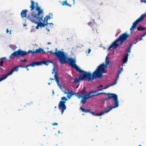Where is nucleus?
Instances as JSON below:
<instances>
[{
  "label": "nucleus",
  "mask_w": 146,
  "mask_h": 146,
  "mask_svg": "<svg viewBox=\"0 0 146 146\" xmlns=\"http://www.w3.org/2000/svg\"><path fill=\"white\" fill-rule=\"evenodd\" d=\"M92 28H92V30L93 31V33H95V32H94V31L95 30V29H96L94 27H93Z\"/></svg>",
  "instance_id": "42"
},
{
  "label": "nucleus",
  "mask_w": 146,
  "mask_h": 146,
  "mask_svg": "<svg viewBox=\"0 0 146 146\" xmlns=\"http://www.w3.org/2000/svg\"><path fill=\"white\" fill-rule=\"evenodd\" d=\"M137 42V40H135L134 41H133V44H136Z\"/></svg>",
  "instance_id": "35"
},
{
  "label": "nucleus",
  "mask_w": 146,
  "mask_h": 146,
  "mask_svg": "<svg viewBox=\"0 0 146 146\" xmlns=\"http://www.w3.org/2000/svg\"><path fill=\"white\" fill-rule=\"evenodd\" d=\"M69 94H70V96H72L73 95H74V93L72 92H69Z\"/></svg>",
  "instance_id": "32"
},
{
  "label": "nucleus",
  "mask_w": 146,
  "mask_h": 146,
  "mask_svg": "<svg viewBox=\"0 0 146 146\" xmlns=\"http://www.w3.org/2000/svg\"><path fill=\"white\" fill-rule=\"evenodd\" d=\"M80 80H82L80 76L78 78H76L74 80V82L75 83H79L80 82Z\"/></svg>",
  "instance_id": "22"
},
{
  "label": "nucleus",
  "mask_w": 146,
  "mask_h": 146,
  "mask_svg": "<svg viewBox=\"0 0 146 146\" xmlns=\"http://www.w3.org/2000/svg\"><path fill=\"white\" fill-rule=\"evenodd\" d=\"M49 15H50V16H52V19L53 18V14L52 13H49Z\"/></svg>",
  "instance_id": "38"
},
{
  "label": "nucleus",
  "mask_w": 146,
  "mask_h": 146,
  "mask_svg": "<svg viewBox=\"0 0 146 146\" xmlns=\"http://www.w3.org/2000/svg\"><path fill=\"white\" fill-rule=\"evenodd\" d=\"M91 51V49H88V54H89Z\"/></svg>",
  "instance_id": "44"
},
{
  "label": "nucleus",
  "mask_w": 146,
  "mask_h": 146,
  "mask_svg": "<svg viewBox=\"0 0 146 146\" xmlns=\"http://www.w3.org/2000/svg\"><path fill=\"white\" fill-rule=\"evenodd\" d=\"M48 84L49 85H50V82H49V83H48Z\"/></svg>",
  "instance_id": "59"
},
{
  "label": "nucleus",
  "mask_w": 146,
  "mask_h": 146,
  "mask_svg": "<svg viewBox=\"0 0 146 146\" xmlns=\"http://www.w3.org/2000/svg\"><path fill=\"white\" fill-rule=\"evenodd\" d=\"M92 111H90V113L91 114L93 115H95V113L94 112Z\"/></svg>",
  "instance_id": "33"
},
{
  "label": "nucleus",
  "mask_w": 146,
  "mask_h": 146,
  "mask_svg": "<svg viewBox=\"0 0 146 146\" xmlns=\"http://www.w3.org/2000/svg\"><path fill=\"white\" fill-rule=\"evenodd\" d=\"M54 77L55 78V81L56 82V83L57 84L58 86V87L60 89H61V88L62 87V86L61 85H60V84H59V79L58 78L57 74L56 72H55Z\"/></svg>",
  "instance_id": "15"
},
{
  "label": "nucleus",
  "mask_w": 146,
  "mask_h": 146,
  "mask_svg": "<svg viewBox=\"0 0 146 146\" xmlns=\"http://www.w3.org/2000/svg\"><path fill=\"white\" fill-rule=\"evenodd\" d=\"M119 42V37L117 38L114 42H113L108 48V50H111L113 49H116L118 47V44L117 43Z\"/></svg>",
  "instance_id": "10"
},
{
  "label": "nucleus",
  "mask_w": 146,
  "mask_h": 146,
  "mask_svg": "<svg viewBox=\"0 0 146 146\" xmlns=\"http://www.w3.org/2000/svg\"><path fill=\"white\" fill-rule=\"evenodd\" d=\"M47 44H51V43L50 42H48L47 43Z\"/></svg>",
  "instance_id": "56"
},
{
  "label": "nucleus",
  "mask_w": 146,
  "mask_h": 146,
  "mask_svg": "<svg viewBox=\"0 0 146 146\" xmlns=\"http://www.w3.org/2000/svg\"><path fill=\"white\" fill-rule=\"evenodd\" d=\"M92 92H93L94 93L93 94H96V96L100 95V94H104V92H102L101 93H98V92L96 91V90H92Z\"/></svg>",
  "instance_id": "24"
},
{
  "label": "nucleus",
  "mask_w": 146,
  "mask_h": 146,
  "mask_svg": "<svg viewBox=\"0 0 146 146\" xmlns=\"http://www.w3.org/2000/svg\"><path fill=\"white\" fill-rule=\"evenodd\" d=\"M143 37H142V36H141L140 37V38H139V39H140V40H142V38H143Z\"/></svg>",
  "instance_id": "51"
},
{
  "label": "nucleus",
  "mask_w": 146,
  "mask_h": 146,
  "mask_svg": "<svg viewBox=\"0 0 146 146\" xmlns=\"http://www.w3.org/2000/svg\"><path fill=\"white\" fill-rule=\"evenodd\" d=\"M139 146H141V145H139Z\"/></svg>",
  "instance_id": "64"
},
{
  "label": "nucleus",
  "mask_w": 146,
  "mask_h": 146,
  "mask_svg": "<svg viewBox=\"0 0 146 146\" xmlns=\"http://www.w3.org/2000/svg\"><path fill=\"white\" fill-rule=\"evenodd\" d=\"M141 1L142 3L144 2L145 3H146V0H140Z\"/></svg>",
  "instance_id": "36"
},
{
  "label": "nucleus",
  "mask_w": 146,
  "mask_h": 146,
  "mask_svg": "<svg viewBox=\"0 0 146 146\" xmlns=\"http://www.w3.org/2000/svg\"><path fill=\"white\" fill-rule=\"evenodd\" d=\"M35 65V66H39L40 65V61H37L36 62H34Z\"/></svg>",
  "instance_id": "26"
},
{
  "label": "nucleus",
  "mask_w": 146,
  "mask_h": 146,
  "mask_svg": "<svg viewBox=\"0 0 146 146\" xmlns=\"http://www.w3.org/2000/svg\"><path fill=\"white\" fill-rule=\"evenodd\" d=\"M86 87H84L82 90L80 92H78L76 93V96L79 98H82V99L80 103H82L83 104H84L86 102V100L85 102H84L85 99L84 97L87 96L86 91L85 90Z\"/></svg>",
  "instance_id": "6"
},
{
  "label": "nucleus",
  "mask_w": 146,
  "mask_h": 146,
  "mask_svg": "<svg viewBox=\"0 0 146 146\" xmlns=\"http://www.w3.org/2000/svg\"><path fill=\"white\" fill-rule=\"evenodd\" d=\"M53 50H51V51H48V52H49V53H52L54 54V52H53Z\"/></svg>",
  "instance_id": "40"
},
{
  "label": "nucleus",
  "mask_w": 146,
  "mask_h": 146,
  "mask_svg": "<svg viewBox=\"0 0 146 146\" xmlns=\"http://www.w3.org/2000/svg\"><path fill=\"white\" fill-rule=\"evenodd\" d=\"M137 29L138 30H139V31H140V30H143L144 29L143 27H137Z\"/></svg>",
  "instance_id": "28"
},
{
  "label": "nucleus",
  "mask_w": 146,
  "mask_h": 146,
  "mask_svg": "<svg viewBox=\"0 0 146 146\" xmlns=\"http://www.w3.org/2000/svg\"><path fill=\"white\" fill-rule=\"evenodd\" d=\"M50 80H54V79H53V78H50Z\"/></svg>",
  "instance_id": "53"
},
{
  "label": "nucleus",
  "mask_w": 146,
  "mask_h": 146,
  "mask_svg": "<svg viewBox=\"0 0 146 146\" xmlns=\"http://www.w3.org/2000/svg\"><path fill=\"white\" fill-rule=\"evenodd\" d=\"M27 12L28 11L26 9L23 10L21 13V17L24 18L26 17Z\"/></svg>",
  "instance_id": "17"
},
{
  "label": "nucleus",
  "mask_w": 146,
  "mask_h": 146,
  "mask_svg": "<svg viewBox=\"0 0 146 146\" xmlns=\"http://www.w3.org/2000/svg\"><path fill=\"white\" fill-rule=\"evenodd\" d=\"M82 115H84V113H83V114H82Z\"/></svg>",
  "instance_id": "63"
},
{
  "label": "nucleus",
  "mask_w": 146,
  "mask_h": 146,
  "mask_svg": "<svg viewBox=\"0 0 146 146\" xmlns=\"http://www.w3.org/2000/svg\"><path fill=\"white\" fill-rule=\"evenodd\" d=\"M110 111L109 110L108 108L105 110L104 111H102L100 112L99 113H95V115H94L95 116H101L102 115L105 113H108Z\"/></svg>",
  "instance_id": "16"
},
{
  "label": "nucleus",
  "mask_w": 146,
  "mask_h": 146,
  "mask_svg": "<svg viewBox=\"0 0 146 146\" xmlns=\"http://www.w3.org/2000/svg\"><path fill=\"white\" fill-rule=\"evenodd\" d=\"M109 63V60L108 62H106V64H101L99 65L96 70L94 71L92 74L89 72L83 70L82 72L80 75V77L81 78L82 80L88 79V81H90L92 79H94L95 78H101L102 76V74L106 72H105L104 70L105 68L107 67V65Z\"/></svg>",
  "instance_id": "2"
},
{
  "label": "nucleus",
  "mask_w": 146,
  "mask_h": 146,
  "mask_svg": "<svg viewBox=\"0 0 146 146\" xmlns=\"http://www.w3.org/2000/svg\"><path fill=\"white\" fill-rule=\"evenodd\" d=\"M18 69H19V68L18 67V66L15 67L13 69H12L10 72H9L8 73L7 75H6L5 76H4L1 77L0 78H2V77H5V76H6L7 77L5 78V79H6L7 78V76L8 75H9L12 74L13 72L17 71H18Z\"/></svg>",
  "instance_id": "14"
},
{
  "label": "nucleus",
  "mask_w": 146,
  "mask_h": 146,
  "mask_svg": "<svg viewBox=\"0 0 146 146\" xmlns=\"http://www.w3.org/2000/svg\"><path fill=\"white\" fill-rule=\"evenodd\" d=\"M88 24L90 26L92 27H94L96 29H95V31H94V32H97V25L94 24L93 23L90 22H89L88 23Z\"/></svg>",
  "instance_id": "18"
},
{
  "label": "nucleus",
  "mask_w": 146,
  "mask_h": 146,
  "mask_svg": "<svg viewBox=\"0 0 146 146\" xmlns=\"http://www.w3.org/2000/svg\"><path fill=\"white\" fill-rule=\"evenodd\" d=\"M58 123H52V125H58Z\"/></svg>",
  "instance_id": "37"
},
{
  "label": "nucleus",
  "mask_w": 146,
  "mask_h": 146,
  "mask_svg": "<svg viewBox=\"0 0 146 146\" xmlns=\"http://www.w3.org/2000/svg\"><path fill=\"white\" fill-rule=\"evenodd\" d=\"M37 26L35 27L36 29H38V27H39V25L38 24H37Z\"/></svg>",
  "instance_id": "39"
},
{
  "label": "nucleus",
  "mask_w": 146,
  "mask_h": 146,
  "mask_svg": "<svg viewBox=\"0 0 146 146\" xmlns=\"http://www.w3.org/2000/svg\"><path fill=\"white\" fill-rule=\"evenodd\" d=\"M29 66H32V67L35 66V65L34 62H32L30 64H28V65L26 67H29Z\"/></svg>",
  "instance_id": "25"
},
{
  "label": "nucleus",
  "mask_w": 146,
  "mask_h": 146,
  "mask_svg": "<svg viewBox=\"0 0 146 146\" xmlns=\"http://www.w3.org/2000/svg\"><path fill=\"white\" fill-rule=\"evenodd\" d=\"M43 51V49L41 48H39L36 49L35 50L32 51L31 50H29L27 52L23 50L19 49L17 51H16L11 54L9 56V57H11L12 56H14L17 57L18 56H21L22 57L25 56L27 53L31 52L32 54H34L36 53H39Z\"/></svg>",
  "instance_id": "4"
},
{
  "label": "nucleus",
  "mask_w": 146,
  "mask_h": 146,
  "mask_svg": "<svg viewBox=\"0 0 146 146\" xmlns=\"http://www.w3.org/2000/svg\"><path fill=\"white\" fill-rule=\"evenodd\" d=\"M55 50L54 55L59 60L61 63L62 64H64V63H69V65L72 68L76 65L75 63V59L72 58H67L64 52L60 50L57 51V48H55Z\"/></svg>",
  "instance_id": "3"
},
{
  "label": "nucleus",
  "mask_w": 146,
  "mask_h": 146,
  "mask_svg": "<svg viewBox=\"0 0 146 146\" xmlns=\"http://www.w3.org/2000/svg\"><path fill=\"white\" fill-rule=\"evenodd\" d=\"M52 93H53V94L54 93V92L53 90Z\"/></svg>",
  "instance_id": "61"
},
{
  "label": "nucleus",
  "mask_w": 146,
  "mask_h": 146,
  "mask_svg": "<svg viewBox=\"0 0 146 146\" xmlns=\"http://www.w3.org/2000/svg\"><path fill=\"white\" fill-rule=\"evenodd\" d=\"M93 93L94 92H92V90L88 92L87 93V96L84 97L85 100L84 102H85L86 100L87 99L90 98L94 96H96V95L94 94H93Z\"/></svg>",
  "instance_id": "12"
},
{
  "label": "nucleus",
  "mask_w": 146,
  "mask_h": 146,
  "mask_svg": "<svg viewBox=\"0 0 146 146\" xmlns=\"http://www.w3.org/2000/svg\"><path fill=\"white\" fill-rule=\"evenodd\" d=\"M48 24L49 25H53V24L52 23H48Z\"/></svg>",
  "instance_id": "54"
},
{
  "label": "nucleus",
  "mask_w": 146,
  "mask_h": 146,
  "mask_svg": "<svg viewBox=\"0 0 146 146\" xmlns=\"http://www.w3.org/2000/svg\"><path fill=\"white\" fill-rule=\"evenodd\" d=\"M52 19V16H50V15H47L46 16V17L44 18V23H48L47 20L48 19Z\"/></svg>",
  "instance_id": "21"
},
{
  "label": "nucleus",
  "mask_w": 146,
  "mask_h": 146,
  "mask_svg": "<svg viewBox=\"0 0 146 146\" xmlns=\"http://www.w3.org/2000/svg\"><path fill=\"white\" fill-rule=\"evenodd\" d=\"M62 92H64V94H68V93L67 92H66V91H64L62 90Z\"/></svg>",
  "instance_id": "46"
},
{
  "label": "nucleus",
  "mask_w": 146,
  "mask_h": 146,
  "mask_svg": "<svg viewBox=\"0 0 146 146\" xmlns=\"http://www.w3.org/2000/svg\"><path fill=\"white\" fill-rule=\"evenodd\" d=\"M25 65H20L18 66V68L19 67L24 68H25Z\"/></svg>",
  "instance_id": "30"
},
{
  "label": "nucleus",
  "mask_w": 146,
  "mask_h": 146,
  "mask_svg": "<svg viewBox=\"0 0 146 146\" xmlns=\"http://www.w3.org/2000/svg\"><path fill=\"white\" fill-rule=\"evenodd\" d=\"M130 49H131V48H130L129 49V50H128V52L129 53H130V52H131V51H130Z\"/></svg>",
  "instance_id": "49"
},
{
  "label": "nucleus",
  "mask_w": 146,
  "mask_h": 146,
  "mask_svg": "<svg viewBox=\"0 0 146 146\" xmlns=\"http://www.w3.org/2000/svg\"><path fill=\"white\" fill-rule=\"evenodd\" d=\"M129 35L125 33L119 36V45H121L125 41L128 37Z\"/></svg>",
  "instance_id": "9"
},
{
  "label": "nucleus",
  "mask_w": 146,
  "mask_h": 146,
  "mask_svg": "<svg viewBox=\"0 0 146 146\" xmlns=\"http://www.w3.org/2000/svg\"><path fill=\"white\" fill-rule=\"evenodd\" d=\"M107 59H109V58L107 56L106 57V60Z\"/></svg>",
  "instance_id": "58"
},
{
  "label": "nucleus",
  "mask_w": 146,
  "mask_h": 146,
  "mask_svg": "<svg viewBox=\"0 0 146 146\" xmlns=\"http://www.w3.org/2000/svg\"><path fill=\"white\" fill-rule=\"evenodd\" d=\"M104 94L108 96V97L105 98V100L107 101L111 100L112 101H114V105L108 107L107 108L110 111L113 108H115L118 107V101L117 99V96L116 94L105 93Z\"/></svg>",
  "instance_id": "5"
},
{
  "label": "nucleus",
  "mask_w": 146,
  "mask_h": 146,
  "mask_svg": "<svg viewBox=\"0 0 146 146\" xmlns=\"http://www.w3.org/2000/svg\"><path fill=\"white\" fill-rule=\"evenodd\" d=\"M6 77H7V76H6L4 77H2L1 78H0V82L1 81H2V80L5 79Z\"/></svg>",
  "instance_id": "31"
},
{
  "label": "nucleus",
  "mask_w": 146,
  "mask_h": 146,
  "mask_svg": "<svg viewBox=\"0 0 146 146\" xmlns=\"http://www.w3.org/2000/svg\"><path fill=\"white\" fill-rule=\"evenodd\" d=\"M52 63V62L50 60L46 61L44 60L40 61V65L42 64H44L48 65L49 64V63Z\"/></svg>",
  "instance_id": "19"
},
{
  "label": "nucleus",
  "mask_w": 146,
  "mask_h": 146,
  "mask_svg": "<svg viewBox=\"0 0 146 146\" xmlns=\"http://www.w3.org/2000/svg\"><path fill=\"white\" fill-rule=\"evenodd\" d=\"M42 52L44 54H45V51H44L43 49V51H42Z\"/></svg>",
  "instance_id": "50"
},
{
  "label": "nucleus",
  "mask_w": 146,
  "mask_h": 146,
  "mask_svg": "<svg viewBox=\"0 0 146 146\" xmlns=\"http://www.w3.org/2000/svg\"><path fill=\"white\" fill-rule=\"evenodd\" d=\"M27 65H28V64L26 65L25 68L27 69V70H29V69L28 68V67H26Z\"/></svg>",
  "instance_id": "41"
},
{
  "label": "nucleus",
  "mask_w": 146,
  "mask_h": 146,
  "mask_svg": "<svg viewBox=\"0 0 146 146\" xmlns=\"http://www.w3.org/2000/svg\"><path fill=\"white\" fill-rule=\"evenodd\" d=\"M54 68L53 69V70L54 71Z\"/></svg>",
  "instance_id": "62"
},
{
  "label": "nucleus",
  "mask_w": 146,
  "mask_h": 146,
  "mask_svg": "<svg viewBox=\"0 0 146 146\" xmlns=\"http://www.w3.org/2000/svg\"><path fill=\"white\" fill-rule=\"evenodd\" d=\"M133 44V43H132L130 44V47H131L132 46Z\"/></svg>",
  "instance_id": "48"
},
{
  "label": "nucleus",
  "mask_w": 146,
  "mask_h": 146,
  "mask_svg": "<svg viewBox=\"0 0 146 146\" xmlns=\"http://www.w3.org/2000/svg\"><path fill=\"white\" fill-rule=\"evenodd\" d=\"M5 61L3 60H0V66L3 67V64L4 62Z\"/></svg>",
  "instance_id": "27"
},
{
  "label": "nucleus",
  "mask_w": 146,
  "mask_h": 146,
  "mask_svg": "<svg viewBox=\"0 0 146 146\" xmlns=\"http://www.w3.org/2000/svg\"><path fill=\"white\" fill-rule=\"evenodd\" d=\"M102 90V89H100L96 90V91L98 92V91H100Z\"/></svg>",
  "instance_id": "47"
},
{
  "label": "nucleus",
  "mask_w": 146,
  "mask_h": 146,
  "mask_svg": "<svg viewBox=\"0 0 146 146\" xmlns=\"http://www.w3.org/2000/svg\"><path fill=\"white\" fill-rule=\"evenodd\" d=\"M145 15L144 14H142L140 17L133 23V25L130 29V30L131 31H133L134 29L136 28L137 24L139 22L142 21L144 19V17Z\"/></svg>",
  "instance_id": "8"
},
{
  "label": "nucleus",
  "mask_w": 146,
  "mask_h": 146,
  "mask_svg": "<svg viewBox=\"0 0 146 146\" xmlns=\"http://www.w3.org/2000/svg\"><path fill=\"white\" fill-rule=\"evenodd\" d=\"M46 29H47V31H48V32L49 31H50V30H49V29H47V28H46Z\"/></svg>",
  "instance_id": "55"
},
{
  "label": "nucleus",
  "mask_w": 146,
  "mask_h": 146,
  "mask_svg": "<svg viewBox=\"0 0 146 146\" xmlns=\"http://www.w3.org/2000/svg\"><path fill=\"white\" fill-rule=\"evenodd\" d=\"M68 5L69 7H71L72 6V5H70L69 3H67V5Z\"/></svg>",
  "instance_id": "45"
},
{
  "label": "nucleus",
  "mask_w": 146,
  "mask_h": 146,
  "mask_svg": "<svg viewBox=\"0 0 146 146\" xmlns=\"http://www.w3.org/2000/svg\"><path fill=\"white\" fill-rule=\"evenodd\" d=\"M31 4L30 6L31 10H33L35 7V10L33 11L31 13L30 20L32 23L35 24H38L40 27H44L47 25L48 23H44L43 18V10L40 9V7L38 6L37 3H35L32 0L31 1Z\"/></svg>",
  "instance_id": "1"
},
{
  "label": "nucleus",
  "mask_w": 146,
  "mask_h": 146,
  "mask_svg": "<svg viewBox=\"0 0 146 146\" xmlns=\"http://www.w3.org/2000/svg\"><path fill=\"white\" fill-rule=\"evenodd\" d=\"M61 100L60 101L58 105V108L61 110V114H62L64 110L66 108V106L65 104L66 102L68 100V99L66 97H63L61 98Z\"/></svg>",
  "instance_id": "7"
},
{
  "label": "nucleus",
  "mask_w": 146,
  "mask_h": 146,
  "mask_svg": "<svg viewBox=\"0 0 146 146\" xmlns=\"http://www.w3.org/2000/svg\"><path fill=\"white\" fill-rule=\"evenodd\" d=\"M146 35V32L143 34L141 36L142 37H143L144 36Z\"/></svg>",
  "instance_id": "43"
},
{
  "label": "nucleus",
  "mask_w": 146,
  "mask_h": 146,
  "mask_svg": "<svg viewBox=\"0 0 146 146\" xmlns=\"http://www.w3.org/2000/svg\"><path fill=\"white\" fill-rule=\"evenodd\" d=\"M128 54H126L125 55L123 56V57L122 59V64L121 65L122 68L120 70H119V74L123 71V69L122 67L123 65L127 63V62L128 60Z\"/></svg>",
  "instance_id": "11"
},
{
  "label": "nucleus",
  "mask_w": 146,
  "mask_h": 146,
  "mask_svg": "<svg viewBox=\"0 0 146 146\" xmlns=\"http://www.w3.org/2000/svg\"><path fill=\"white\" fill-rule=\"evenodd\" d=\"M54 108H56V106H55L54 107Z\"/></svg>",
  "instance_id": "60"
},
{
  "label": "nucleus",
  "mask_w": 146,
  "mask_h": 146,
  "mask_svg": "<svg viewBox=\"0 0 146 146\" xmlns=\"http://www.w3.org/2000/svg\"><path fill=\"white\" fill-rule=\"evenodd\" d=\"M7 33H8L9 32V30L8 29H7L6 30Z\"/></svg>",
  "instance_id": "52"
},
{
  "label": "nucleus",
  "mask_w": 146,
  "mask_h": 146,
  "mask_svg": "<svg viewBox=\"0 0 146 146\" xmlns=\"http://www.w3.org/2000/svg\"><path fill=\"white\" fill-rule=\"evenodd\" d=\"M67 1H63L62 3V5H67Z\"/></svg>",
  "instance_id": "29"
},
{
  "label": "nucleus",
  "mask_w": 146,
  "mask_h": 146,
  "mask_svg": "<svg viewBox=\"0 0 146 146\" xmlns=\"http://www.w3.org/2000/svg\"><path fill=\"white\" fill-rule=\"evenodd\" d=\"M102 86H103V85H100V87H102Z\"/></svg>",
  "instance_id": "57"
},
{
  "label": "nucleus",
  "mask_w": 146,
  "mask_h": 146,
  "mask_svg": "<svg viewBox=\"0 0 146 146\" xmlns=\"http://www.w3.org/2000/svg\"><path fill=\"white\" fill-rule=\"evenodd\" d=\"M27 61V60L26 59H24V60H20L21 62H26Z\"/></svg>",
  "instance_id": "34"
},
{
  "label": "nucleus",
  "mask_w": 146,
  "mask_h": 146,
  "mask_svg": "<svg viewBox=\"0 0 146 146\" xmlns=\"http://www.w3.org/2000/svg\"><path fill=\"white\" fill-rule=\"evenodd\" d=\"M117 78L115 79L112 83L110 84L109 85L106 86L104 88V89H106L110 87L113 86L116 84L117 82L118 78H119V71H118L117 73Z\"/></svg>",
  "instance_id": "13"
},
{
  "label": "nucleus",
  "mask_w": 146,
  "mask_h": 146,
  "mask_svg": "<svg viewBox=\"0 0 146 146\" xmlns=\"http://www.w3.org/2000/svg\"><path fill=\"white\" fill-rule=\"evenodd\" d=\"M73 68L75 69L76 71H78L80 73H82L83 71V70H81L79 67H78L76 65H75Z\"/></svg>",
  "instance_id": "23"
},
{
  "label": "nucleus",
  "mask_w": 146,
  "mask_h": 146,
  "mask_svg": "<svg viewBox=\"0 0 146 146\" xmlns=\"http://www.w3.org/2000/svg\"><path fill=\"white\" fill-rule=\"evenodd\" d=\"M80 109L81 110L82 112L86 113H90V111H92V110H91L90 109H87L86 110H85V108H84L82 107H80Z\"/></svg>",
  "instance_id": "20"
}]
</instances>
